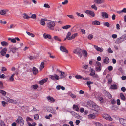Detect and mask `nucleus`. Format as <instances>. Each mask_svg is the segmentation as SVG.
<instances>
[{"mask_svg": "<svg viewBox=\"0 0 126 126\" xmlns=\"http://www.w3.org/2000/svg\"><path fill=\"white\" fill-rule=\"evenodd\" d=\"M55 25V24L53 21L50 20H48L47 23V26L49 28V29L53 30L54 29V27Z\"/></svg>", "mask_w": 126, "mask_h": 126, "instance_id": "1", "label": "nucleus"}, {"mask_svg": "<svg viewBox=\"0 0 126 126\" xmlns=\"http://www.w3.org/2000/svg\"><path fill=\"white\" fill-rule=\"evenodd\" d=\"M16 122L19 124L20 126H23L24 125V120L22 117L20 116H18L17 119L16 121Z\"/></svg>", "mask_w": 126, "mask_h": 126, "instance_id": "2", "label": "nucleus"}, {"mask_svg": "<svg viewBox=\"0 0 126 126\" xmlns=\"http://www.w3.org/2000/svg\"><path fill=\"white\" fill-rule=\"evenodd\" d=\"M73 52L79 55V56L80 58L82 56V55L81 53V49H80L78 48L74 50Z\"/></svg>", "mask_w": 126, "mask_h": 126, "instance_id": "3", "label": "nucleus"}, {"mask_svg": "<svg viewBox=\"0 0 126 126\" xmlns=\"http://www.w3.org/2000/svg\"><path fill=\"white\" fill-rule=\"evenodd\" d=\"M49 78L51 79L52 80H58L60 79V77L56 74H54L53 75H50L49 76Z\"/></svg>", "mask_w": 126, "mask_h": 126, "instance_id": "4", "label": "nucleus"}, {"mask_svg": "<svg viewBox=\"0 0 126 126\" xmlns=\"http://www.w3.org/2000/svg\"><path fill=\"white\" fill-rule=\"evenodd\" d=\"M103 117L105 119L107 120L111 121L112 120V118L107 114H104L103 115Z\"/></svg>", "mask_w": 126, "mask_h": 126, "instance_id": "5", "label": "nucleus"}, {"mask_svg": "<svg viewBox=\"0 0 126 126\" xmlns=\"http://www.w3.org/2000/svg\"><path fill=\"white\" fill-rule=\"evenodd\" d=\"M85 13L87 14L90 15L93 17L94 16L95 14L94 12L92 11L87 10L85 11Z\"/></svg>", "mask_w": 126, "mask_h": 126, "instance_id": "6", "label": "nucleus"}, {"mask_svg": "<svg viewBox=\"0 0 126 126\" xmlns=\"http://www.w3.org/2000/svg\"><path fill=\"white\" fill-rule=\"evenodd\" d=\"M119 121L120 123L124 126L126 125V120L122 118H120L119 119Z\"/></svg>", "mask_w": 126, "mask_h": 126, "instance_id": "7", "label": "nucleus"}, {"mask_svg": "<svg viewBox=\"0 0 126 126\" xmlns=\"http://www.w3.org/2000/svg\"><path fill=\"white\" fill-rule=\"evenodd\" d=\"M47 110L54 114H56V110H54L52 108L50 107L48 108Z\"/></svg>", "mask_w": 126, "mask_h": 126, "instance_id": "8", "label": "nucleus"}, {"mask_svg": "<svg viewBox=\"0 0 126 126\" xmlns=\"http://www.w3.org/2000/svg\"><path fill=\"white\" fill-rule=\"evenodd\" d=\"M60 50L64 52H65L66 53L68 52V51L66 49V48L64 47L63 46H61L60 47Z\"/></svg>", "mask_w": 126, "mask_h": 126, "instance_id": "9", "label": "nucleus"}, {"mask_svg": "<svg viewBox=\"0 0 126 126\" xmlns=\"http://www.w3.org/2000/svg\"><path fill=\"white\" fill-rule=\"evenodd\" d=\"M94 46L95 48L98 51H99L100 52H102L103 50L101 48L98 47L97 46L94 45Z\"/></svg>", "mask_w": 126, "mask_h": 126, "instance_id": "10", "label": "nucleus"}, {"mask_svg": "<svg viewBox=\"0 0 126 126\" xmlns=\"http://www.w3.org/2000/svg\"><path fill=\"white\" fill-rule=\"evenodd\" d=\"M6 101L9 102L14 104L16 103H17L16 101V100L10 99L8 97L7 98V100Z\"/></svg>", "mask_w": 126, "mask_h": 126, "instance_id": "11", "label": "nucleus"}, {"mask_svg": "<svg viewBox=\"0 0 126 126\" xmlns=\"http://www.w3.org/2000/svg\"><path fill=\"white\" fill-rule=\"evenodd\" d=\"M7 50L6 48H5L0 51L1 54L3 56H4L6 54Z\"/></svg>", "mask_w": 126, "mask_h": 126, "instance_id": "12", "label": "nucleus"}, {"mask_svg": "<svg viewBox=\"0 0 126 126\" xmlns=\"http://www.w3.org/2000/svg\"><path fill=\"white\" fill-rule=\"evenodd\" d=\"M8 10L6 9L5 10H1L0 11V14L1 15H4L6 14V12L8 11Z\"/></svg>", "mask_w": 126, "mask_h": 126, "instance_id": "13", "label": "nucleus"}, {"mask_svg": "<svg viewBox=\"0 0 126 126\" xmlns=\"http://www.w3.org/2000/svg\"><path fill=\"white\" fill-rule=\"evenodd\" d=\"M43 36L45 39L48 38L49 39H51V36L49 34H47L46 33H44L43 35Z\"/></svg>", "mask_w": 126, "mask_h": 126, "instance_id": "14", "label": "nucleus"}, {"mask_svg": "<svg viewBox=\"0 0 126 126\" xmlns=\"http://www.w3.org/2000/svg\"><path fill=\"white\" fill-rule=\"evenodd\" d=\"M48 78H46L42 79V80L39 81V83L41 85L43 84L45 82H46Z\"/></svg>", "mask_w": 126, "mask_h": 126, "instance_id": "15", "label": "nucleus"}, {"mask_svg": "<svg viewBox=\"0 0 126 126\" xmlns=\"http://www.w3.org/2000/svg\"><path fill=\"white\" fill-rule=\"evenodd\" d=\"M92 24L94 25H99L100 24V23L99 21L95 20L92 22Z\"/></svg>", "mask_w": 126, "mask_h": 126, "instance_id": "16", "label": "nucleus"}, {"mask_svg": "<svg viewBox=\"0 0 126 126\" xmlns=\"http://www.w3.org/2000/svg\"><path fill=\"white\" fill-rule=\"evenodd\" d=\"M101 15L102 17H105L106 18H108V15L107 13L105 12H103L101 13Z\"/></svg>", "mask_w": 126, "mask_h": 126, "instance_id": "17", "label": "nucleus"}, {"mask_svg": "<svg viewBox=\"0 0 126 126\" xmlns=\"http://www.w3.org/2000/svg\"><path fill=\"white\" fill-rule=\"evenodd\" d=\"M103 63L105 64H108L109 62V58L106 57L104 59L103 61Z\"/></svg>", "mask_w": 126, "mask_h": 126, "instance_id": "18", "label": "nucleus"}, {"mask_svg": "<svg viewBox=\"0 0 126 126\" xmlns=\"http://www.w3.org/2000/svg\"><path fill=\"white\" fill-rule=\"evenodd\" d=\"M18 49V48L14 47L13 48H11L10 51L13 53H14L16 52Z\"/></svg>", "mask_w": 126, "mask_h": 126, "instance_id": "19", "label": "nucleus"}, {"mask_svg": "<svg viewBox=\"0 0 126 126\" xmlns=\"http://www.w3.org/2000/svg\"><path fill=\"white\" fill-rule=\"evenodd\" d=\"M47 99L49 102H54L55 101V99L53 97L50 96L47 97Z\"/></svg>", "mask_w": 126, "mask_h": 126, "instance_id": "20", "label": "nucleus"}, {"mask_svg": "<svg viewBox=\"0 0 126 126\" xmlns=\"http://www.w3.org/2000/svg\"><path fill=\"white\" fill-rule=\"evenodd\" d=\"M98 106L96 105L94 103H93L92 104V109L93 110H96Z\"/></svg>", "mask_w": 126, "mask_h": 126, "instance_id": "21", "label": "nucleus"}, {"mask_svg": "<svg viewBox=\"0 0 126 126\" xmlns=\"http://www.w3.org/2000/svg\"><path fill=\"white\" fill-rule=\"evenodd\" d=\"M32 71L34 74H36L38 73V70L35 67H33L32 69Z\"/></svg>", "mask_w": 126, "mask_h": 126, "instance_id": "22", "label": "nucleus"}, {"mask_svg": "<svg viewBox=\"0 0 126 126\" xmlns=\"http://www.w3.org/2000/svg\"><path fill=\"white\" fill-rule=\"evenodd\" d=\"M73 108L74 109H75V110L77 111H79V108L78 106L77 105H74L73 106Z\"/></svg>", "mask_w": 126, "mask_h": 126, "instance_id": "23", "label": "nucleus"}, {"mask_svg": "<svg viewBox=\"0 0 126 126\" xmlns=\"http://www.w3.org/2000/svg\"><path fill=\"white\" fill-rule=\"evenodd\" d=\"M117 13L119 14H120L121 13H126V8H124L121 11H117Z\"/></svg>", "mask_w": 126, "mask_h": 126, "instance_id": "24", "label": "nucleus"}, {"mask_svg": "<svg viewBox=\"0 0 126 126\" xmlns=\"http://www.w3.org/2000/svg\"><path fill=\"white\" fill-rule=\"evenodd\" d=\"M110 88L112 89H116L117 88V86L116 84L111 85H110Z\"/></svg>", "mask_w": 126, "mask_h": 126, "instance_id": "25", "label": "nucleus"}, {"mask_svg": "<svg viewBox=\"0 0 126 126\" xmlns=\"http://www.w3.org/2000/svg\"><path fill=\"white\" fill-rule=\"evenodd\" d=\"M94 2L97 4H101L104 2L103 0H94Z\"/></svg>", "mask_w": 126, "mask_h": 126, "instance_id": "26", "label": "nucleus"}, {"mask_svg": "<svg viewBox=\"0 0 126 126\" xmlns=\"http://www.w3.org/2000/svg\"><path fill=\"white\" fill-rule=\"evenodd\" d=\"M82 53L83 54L84 57H86L87 56V53L85 50H83L82 51Z\"/></svg>", "mask_w": 126, "mask_h": 126, "instance_id": "27", "label": "nucleus"}, {"mask_svg": "<svg viewBox=\"0 0 126 126\" xmlns=\"http://www.w3.org/2000/svg\"><path fill=\"white\" fill-rule=\"evenodd\" d=\"M60 72L61 73L60 76H61L60 78V79L64 78H65V76H64V72L62 71H60Z\"/></svg>", "mask_w": 126, "mask_h": 126, "instance_id": "28", "label": "nucleus"}, {"mask_svg": "<svg viewBox=\"0 0 126 126\" xmlns=\"http://www.w3.org/2000/svg\"><path fill=\"white\" fill-rule=\"evenodd\" d=\"M120 38H121L122 41H124L126 39V34L123 35Z\"/></svg>", "mask_w": 126, "mask_h": 126, "instance_id": "29", "label": "nucleus"}, {"mask_svg": "<svg viewBox=\"0 0 126 126\" xmlns=\"http://www.w3.org/2000/svg\"><path fill=\"white\" fill-rule=\"evenodd\" d=\"M105 93L109 98L110 99L111 98V95L109 92L106 91H105Z\"/></svg>", "mask_w": 126, "mask_h": 126, "instance_id": "30", "label": "nucleus"}, {"mask_svg": "<svg viewBox=\"0 0 126 126\" xmlns=\"http://www.w3.org/2000/svg\"><path fill=\"white\" fill-rule=\"evenodd\" d=\"M91 73L90 74V75L91 76H93L95 74V71L93 70V69L91 68Z\"/></svg>", "mask_w": 126, "mask_h": 126, "instance_id": "31", "label": "nucleus"}, {"mask_svg": "<svg viewBox=\"0 0 126 126\" xmlns=\"http://www.w3.org/2000/svg\"><path fill=\"white\" fill-rule=\"evenodd\" d=\"M71 27V26L69 25H67L64 26L63 27H62V28L64 29H67L70 28Z\"/></svg>", "mask_w": 126, "mask_h": 126, "instance_id": "32", "label": "nucleus"}, {"mask_svg": "<svg viewBox=\"0 0 126 126\" xmlns=\"http://www.w3.org/2000/svg\"><path fill=\"white\" fill-rule=\"evenodd\" d=\"M40 24L43 26L45 25V22L44 19H41L40 20Z\"/></svg>", "mask_w": 126, "mask_h": 126, "instance_id": "33", "label": "nucleus"}, {"mask_svg": "<svg viewBox=\"0 0 126 126\" xmlns=\"http://www.w3.org/2000/svg\"><path fill=\"white\" fill-rule=\"evenodd\" d=\"M122 42V41H121V38H119L117 39L115 41V43L117 44H119Z\"/></svg>", "mask_w": 126, "mask_h": 126, "instance_id": "34", "label": "nucleus"}, {"mask_svg": "<svg viewBox=\"0 0 126 126\" xmlns=\"http://www.w3.org/2000/svg\"><path fill=\"white\" fill-rule=\"evenodd\" d=\"M8 40H11V42L14 43H15L16 42L15 38L13 39H12L11 38H8Z\"/></svg>", "mask_w": 126, "mask_h": 126, "instance_id": "35", "label": "nucleus"}, {"mask_svg": "<svg viewBox=\"0 0 126 126\" xmlns=\"http://www.w3.org/2000/svg\"><path fill=\"white\" fill-rule=\"evenodd\" d=\"M23 18L24 19H28L29 18H30V16H28V15H27V14L25 13H24L23 14Z\"/></svg>", "mask_w": 126, "mask_h": 126, "instance_id": "36", "label": "nucleus"}, {"mask_svg": "<svg viewBox=\"0 0 126 126\" xmlns=\"http://www.w3.org/2000/svg\"><path fill=\"white\" fill-rule=\"evenodd\" d=\"M120 96L121 99L123 100H124L125 99V97L124 94L122 93H121L120 94Z\"/></svg>", "mask_w": 126, "mask_h": 126, "instance_id": "37", "label": "nucleus"}, {"mask_svg": "<svg viewBox=\"0 0 126 126\" xmlns=\"http://www.w3.org/2000/svg\"><path fill=\"white\" fill-rule=\"evenodd\" d=\"M26 33L28 35L31 36L32 37H34V34L32 33L28 32H26Z\"/></svg>", "mask_w": 126, "mask_h": 126, "instance_id": "38", "label": "nucleus"}, {"mask_svg": "<svg viewBox=\"0 0 126 126\" xmlns=\"http://www.w3.org/2000/svg\"><path fill=\"white\" fill-rule=\"evenodd\" d=\"M44 62H42L41 63L39 68L40 70H42L44 67Z\"/></svg>", "mask_w": 126, "mask_h": 126, "instance_id": "39", "label": "nucleus"}, {"mask_svg": "<svg viewBox=\"0 0 126 126\" xmlns=\"http://www.w3.org/2000/svg\"><path fill=\"white\" fill-rule=\"evenodd\" d=\"M1 44L2 46H7L8 45V43L5 41H2L1 42Z\"/></svg>", "mask_w": 126, "mask_h": 126, "instance_id": "40", "label": "nucleus"}, {"mask_svg": "<svg viewBox=\"0 0 126 126\" xmlns=\"http://www.w3.org/2000/svg\"><path fill=\"white\" fill-rule=\"evenodd\" d=\"M76 14L78 16H80L82 17H83L84 16V15L83 14H81L78 12H76Z\"/></svg>", "mask_w": 126, "mask_h": 126, "instance_id": "41", "label": "nucleus"}, {"mask_svg": "<svg viewBox=\"0 0 126 126\" xmlns=\"http://www.w3.org/2000/svg\"><path fill=\"white\" fill-rule=\"evenodd\" d=\"M0 124L1 126H6L3 121L1 120H0Z\"/></svg>", "mask_w": 126, "mask_h": 126, "instance_id": "42", "label": "nucleus"}, {"mask_svg": "<svg viewBox=\"0 0 126 126\" xmlns=\"http://www.w3.org/2000/svg\"><path fill=\"white\" fill-rule=\"evenodd\" d=\"M26 121L27 122L28 121H33V120L31 118L29 117H27L26 118Z\"/></svg>", "mask_w": 126, "mask_h": 126, "instance_id": "43", "label": "nucleus"}, {"mask_svg": "<svg viewBox=\"0 0 126 126\" xmlns=\"http://www.w3.org/2000/svg\"><path fill=\"white\" fill-rule=\"evenodd\" d=\"M101 67H97L95 68V70L97 72H99L101 70Z\"/></svg>", "mask_w": 126, "mask_h": 126, "instance_id": "44", "label": "nucleus"}, {"mask_svg": "<svg viewBox=\"0 0 126 126\" xmlns=\"http://www.w3.org/2000/svg\"><path fill=\"white\" fill-rule=\"evenodd\" d=\"M6 92L3 90H0V93L1 94L3 95H5L6 94Z\"/></svg>", "mask_w": 126, "mask_h": 126, "instance_id": "45", "label": "nucleus"}, {"mask_svg": "<svg viewBox=\"0 0 126 126\" xmlns=\"http://www.w3.org/2000/svg\"><path fill=\"white\" fill-rule=\"evenodd\" d=\"M91 7L92 9H94L95 10H97V7L95 4L92 5Z\"/></svg>", "mask_w": 126, "mask_h": 126, "instance_id": "46", "label": "nucleus"}, {"mask_svg": "<svg viewBox=\"0 0 126 126\" xmlns=\"http://www.w3.org/2000/svg\"><path fill=\"white\" fill-rule=\"evenodd\" d=\"M54 38L55 40H57L60 41H61V40L59 38V37L57 36H54Z\"/></svg>", "mask_w": 126, "mask_h": 126, "instance_id": "47", "label": "nucleus"}, {"mask_svg": "<svg viewBox=\"0 0 126 126\" xmlns=\"http://www.w3.org/2000/svg\"><path fill=\"white\" fill-rule=\"evenodd\" d=\"M103 25L104 26H106L108 27H109L110 26V24L109 22H106L103 23Z\"/></svg>", "mask_w": 126, "mask_h": 126, "instance_id": "48", "label": "nucleus"}, {"mask_svg": "<svg viewBox=\"0 0 126 126\" xmlns=\"http://www.w3.org/2000/svg\"><path fill=\"white\" fill-rule=\"evenodd\" d=\"M75 78L78 79H81L82 78V77L79 75H77L76 76Z\"/></svg>", "mask_w": 126, "mask_h": 126, "instance_id": "49", "label": "nucleus"}, {"mask_svg": "<svg viewBox=\"0 0 126 126\" xmlns=\"http://www.w3.org/2000/svg\"><path fill=\"white\" fill-rule=\"evenodd\" d=\"M67 16L69 17L70 18L72 19H75V18L72 15H68Z\"/></svg>", "mask_w": 126, "mask_h": 126, "instance_id": "50", "label": "nucleus"}, {"mask_svg": "<svg viewBox=\"0 0 126 126\" xmlns=\"http://www.w3.org/2000/svg\"><path fill=\"white\" fill-rule=\"evenodd\" d=\"M38 86L37 85H33L32 86V88L34 89H36L38 88Z\"/></svg>", "mask_w": 126, "mask_h": 126, "instance_id": "51", "label": "nucleus"}, {"mask_svg": "<svg viewBox=\"0 0 126 126\" xmlns=\"http://www.w3.org/2000/svg\"><path fill=\"white\" fill-rule=\"evenodd\" d=\"M39 116L38 114H35L34 117V118L36 120H37L39 118Z\"/></svg>", "mask_w": 126, "mask_h": 126, "instance_id": "52", "label": "nucleus"}, {"mask_svg": "<svg viewBox=\"0 0 126 126\" xmlns=\"http://www.w3.org/2000/svg\"><path fill=\"white\" fill-rule=\"evenodd\" d=\"M70 96L73 98H75L76 97V95L72 93H71L70 95Z\"/></svg>", "mask_w": 126, "mask_h": 126, "instance_id": "53", "label": "nucleus"}, {"mask_svg": "<svg viewBox=\"0 0 126 126\" xmlns=\"http://www.w3.org/2000/svg\"><path fill=\"white\" fill-rule=\"evenodd\" d=\"M52 115L51 114H49L48 115H47L45 116V118L47 119H49L50 117H52Z\"/></svg>", "mask_w": 126, "mask_h": 126, "instance_id": "54", "label": "nucleus"}, {"mask_svg": "<svg viewBox=\"0 0 126 126\" xmlns=\"http://www.w3.org/2000/svg\"><path fill=\"white\" fill-rule=\"evenodd\" d=\"M93 35L92 34H89L88 36V38L89 39H91L93 38Z\"/></svg>", "mask_w": 126, "mask_h": 126, "instance_id": "55", "label": "nucleus"}, {"mask_svg": "<svg viewBox=\"0 0 126 126\" xmlns=\"http://www.w3.org/2000/svg\"><path fill=\"white\" fill-rule=\"evenodd\" d=\"M36 17V16L35 14H32L31 16H30V18L33 19H35Z\"/></svg>", "mask_w": 126, "mask_h": 126, "instance_id": "56", "label": "nucleus"}, {"mask_svg": "<svg viewBox=\"0 0 126 126\" xmlns=\"http://www.w3.org/2000/svg\"><path fill=\"white\" fill-rule=\"evenodd\" d=\"M78 35V33H76L72 35V36H71L72 39H74L76 36Z\"/></svg>", "mask_w": 126, "mask_h": 126, "instance_id": "57", "label": "nucleus"}, {"mask_svg": "<svg viewBox=\"0 0 126 126\" xmlns=\"http://www.w3.org/2000/svg\"><path fill=\"white\" fill-rule=\"evenodd\" d=\"M96 63L98 67H102L101 64L100 62L98 61H97L96 62Z\"/></svg>", "mask_w": 126, "mask_h": 126, "instance_id": "58", "label": "nucleus"}, {"mask_svg": "<svg viewBox=\"0 0 126 126\" xmlns=\"http://www.w3.org/2000/svg\"><path fill=\"white\" fill-rule=\"evenodd\" d=\"M88 116L89 118L92 119L94 118V116L93 114H89Z\"/></svg>", "mask_w": 126, "mask_h": 126, "instance_id": "59", "label": "nucleus"}, {"mask_svg": "<svg viewBox=\"0 0 126 126\" xmlns=\"http://www.w3.org/2000/svg\"><path fill=\"white\" fill-rule=\"evenodd\" d=\"M68 2V1L67 0H64V1L62 2V4L63 5H65L67 4Z\"/></svg>", "mask_w": 126, "mask_h": 126, "instance_id": "60", "label": "nucleus"}, {"mask_svg": "<svg viewBox=\"0 0 126 126\" xmlns=\"http://www.w3.org/2000/svg\"><path fill=\"white\" fill-rule=\"evenodd\" d=\"M44 6L46 8H49L50 7V6L48 4L45 3L44 4Z\"/></svg>", "mask_w": 126, "mask_h": 126, "instance_id": "61", "label": "nucleus"}, {"mask_svg": "<svg viewBox=\"0 0 126 126\" xmlns=\"http://www.w3.org/2000/svg\"><path fill=\"white\" fill-rule=\"evenodd\" d=\"M108 69L109 71H111L113 69L112 67L111 66H110L108 67Z\"/></svg>", "mask_w": 126, "mask_h": 126, "instance_id": "62", "label": "nucleus"}, {"mask_svg": "<svg viewBox=\"0 0 126 126\" xmlns=\"http://www.w3.org/2000/svg\"><path fill=\"white\" fill-rule=\"evenodd\" d=\"M2 104L3 107H5V105L7 104V103L4 101H2L1 102Z\"/></svg>", "mask_w": 126, "mask_h": 126, "instance_id": "63", "label": "nucleus"}, {"mask_svg": "<svg viewBox=\"0 0 126 126\" xmlns=\"http://www.w3.org/2000/svg\"><path fill=\"white\" fill-rule=\"evenodd\" d=\"M112 37L114 39H115L117 38V35L116 34H113L112 35Z\"/></svg>", "mask_w": 126, "mask_h": 126, "instance_id": "64", "label": "nucleus"}]
</instances>
